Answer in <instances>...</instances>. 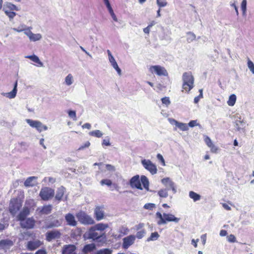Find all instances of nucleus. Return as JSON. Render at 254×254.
I'll use <instances>...</instances> for the list:
<instances>
[{
    "label": "nucleus",
    "instance_id": "f257e3e1",
    "mask_svg": "<svg viewBox=\"0 0 254 254\" xmlns=\"http://www.w3.org/2000/svg\"><path fill=\"white\" fill-rule=\"evenodd\" d=\"M142 184L144 188L147 190H149V183L148 178L145 176H141L140 180L139 175L133 176L130 180L129 184L132 188H136L142 190L141 184Z\"/></svg>",
    "mask_w": 254,
    "mask_h": 254
},
{
    "label": "nucleus",
    "instance_id": "f03ea898",
    "mask_svg": "<svg viewBox=\"0 0 254 254\" xmlns=\"http://www.w3.org/2000/svg\"><path fill=\"white\" fill-rule=\"evenodd\" d=\"M183 89L187 92L190 91L194 87V78L191 72H185L182 75Z\"/></svg>",
    "mask_w": 254,
    "mask_h": 254
},
{
    "label": "nucleus",
    "instance_id": "7ed1b4c3",
    "mask_svg": "<svg viewBox=\"0 0 254 254\" xmlns=\"http://www.w3.org/2000/svg\"><path fill=\"white\" fill-rule=\"evenodd\" d=\"M76 217L79 222L84 225H92L95 223L92 217L83 211H80L77 213Z\"/></svg>",
    "mask_w": 254,
    "mask_h": 254
},
{
    "label": "nucleus",
    "instance_id": "20e7f679",
    "mask_svg": "<svg viewBox=\"0 0 254 254\" xmlns=\"http://www.w3.org/2000/svg\"><path fill=\"white\" fill-rule=\"evenodd\" d=\"M54 194V190L49 187L42 188L39 193V195L41 197L42 199L45 201L48 200L53 197Z\"/></svg>",
    "mask_w": 254,
    "mask_h": 254
},
{
    "label": "nucleus",
    "instance_id": "39448f33",
    "mask_svg": "<svg viewBox=\"0 0 254 254\" xmlns=\"http://www.w3.org/2000/svg\"><path fill=\"white\" fill-rule=\"evenodd\" d=\"M25 121L31 127L35 128L39 132L43 130H47L48 129V127L39 121L27 119Z\"/></svg>",
    "mask_w": 254,
    "mask_h": 254
},
{
    "label": "nucleus",
    "instance_id": "423d86ee",
    "mask_svg": "<svg viewBox=\"0 0 254 254\" xmlns=\"http://www.w3.org/2000/svg\"><path fill=\"white\" fill-rule=\"evenodd\" d=\"M22 206V203L17 198H12L10 200L9 211L10 213L14 215Z\"/></svg>",
    "mask_w": 254,
    "mask_h": 254
},
{
    "label": "nucleus",
    "instance_id": "0eeeda50",
    "mask_svg": "<svg viewBox=\"0 0 254 254\" xmlns=\"http://www.w3.org/2000/svg\"><path fill=\"white\" fill-rule=\"evenodd\" d=\"M141 164L146 170L150 172L151 175H155L157 173V167L151 160L149 159L142 160Z\"/></svg>",
    "mask_w": 254,
    "mask_h": 254
},
{
    "label": "nucleus",
    "instance_id": "6e6552de",
    "mask_svg": "<svg viewBox=\"0 0 254 254\" xmlns=\"http://www.w3.org/2000/svg\"><path fill=\"white\" fill-rule=\"evenodd\" d=\"M149 70L151 73H155L159 76H167L168 72L164 67L160 65H152L149 68Z\"/></svg>",
    "mask_w": 254,
    "mask_h": 254
},
{
    "label": "nucleus",
    "instance_id": "1a4fd4ad",
    "mask_svg": "<svg viewBox=\"0 0 254 254\" xmlns=\"http://www.w3.org/2000/svg\"><path fill=\"white\" fill-rule=\"evenodd\" d=\"M35 224V221L32 218H27L20 222V226L22 228L27 229H32L34 228Z\"/></svg>",
    "mask_w": 254,
    "mask_h": 254
},
{
    "label": "nucleus",
    "instance_id": "9d476101",
    "mask_svg": "<svg viewBox=\"0 0 254 254\" xmlns=\"http://www.w3.org/2000/svg\"><path fill=\"white\" fill-rule=\"evenodd\" d=\"M107 53L109 57V62L111 63L112 66L117 71L118 74L119 75H121L122 74V70L119 67L118 64L117 63L114 57L112 55L111 52H110V50H107Z\"/></svg>",
    "mask_w": 254,
    "mask_h": 254
},
{
    "label": "nucleus",
    "instance_id": "9b49d317",
    "mask_svg": "<svg viewBox=\"0 0 254 254\" xmlns=\"http://www.w3.org/2000/svg\"><path fill=\"white\" fill-rule=\"evenodd\" d=\"M161 182L166 187V189H169V190L171 189L174 193H176L177 190L175 183L171 180L169 178H166L162 179Z\"/></svg>",
    "mask_w": 254,
    "mask_h": 254
},
{
    "label": "nucleus",
    "instance_id": "f8f14e48",
    "mask_svg": "<svg viewBox=\"0 0 254 254\" xmlns=\"http://www.w3.org/2000/svg\"><path fill=\"white\" fill-rule=\"evenodd\" d=\"M94 214L97 221H100L104 218L105 212L103 207L96 206L94 209Z\"/></svg>",
    "mask_w": 254,
    "mask_h": 254
},
{
    "label": "nucleus",
    "instance_id": "ddd939ff",
    "mask_svg": "<svg viewBox=\"0 0 254 254\" xmlns=\"http://www.w3.org/2000/svg\"><path fill=\"white\" fill-rule=\"evenodd\" d=\"M42 244V242L39 240L30 241L27 242L26 247L28 250L33 251L40 247Z\"/></svg>",
    "mask_w": 254,
    "mask_h": 254
},
{
    "label": "nucleus",
    "instance_id": "4468645a",
    "mask_svg": "<svg viewBox=\"0 0 254 254\" xmlns=\"http://www.w3.org/2000/svg\"><path fill=\"white\" fill-rule=\"evenodd\" d=\"M32 29H30L28 32L26 33L29 40L31 42H36L40 41L42 38V36L40 33L34 34L31 31Z\"/></svg>",
    "mask_w": 254,
    "mask_h": 254
},
{
    "label": "nucleus",
    "instance_id": "2eb2a0df",
    "mask_svg": "<svg viewBox=\"0 0 254 254\" xmlns=\"http://www.w3.org/2000/svg\"><path fill=\"white\" fill-rule=\"evenodd\" d=\"M135 237L133 235H129L123 239V247L124 249H127L129 246L134 243Z\"/></svg>",
    "mask_w": 254,
    "mask_h": 254
},
{
    "label": "nucleus",
    "instance_id": "dca6fc26",
    "mask_svg": "<svg viewBox=\"0 0 254 254\" xmlns=\"http://www.w3.org/2000/svg\"><path fill=\"white\" fill-rule=\"evenodd\" d=\"M61 236V233L58 230L51 231L46 234V240L50 242L53 239L59 238Z\"/></svg>",
    "mask_w": 254,
    "mask_h": 254
},
{
    "label": "nucleus",
    "instance_id": "f3484780",
    "mask_svg": "<svg viewBox=\"0 0 254 254\" xmlns=\"http://www.w3.org/2000/svg\"><path fill=\"white\" fill-rule=\"evenodd\" d=\"M14 245L13 242L9 239H4L0 241V249L9 250Z\"/></svg>",
    "mask_w": 254,
    "mask_h": 254
},
{
    "label": "nucleus",
    "instance_id": "a211bd4d",
    "mask_svg": "<svg viewBox=\"0 0 254 254\" xmlns=\"http://www.w3.org/2000/svg\"><path fill=\"white\" fill-rule=\"evenodd\" d=\"M17 81H16L14 84V87L12 90L7 93H1V95L4 97H6L9 99L14 98L17 94Z\"/></svg>",
    "mask_w": 254,
    "mask_h": 254
},
{
    "label": "nucleus",
    "instance_id": "6ab92c4d",
    "mask_svg": "<svg viewBox=\"0 0 254 254\" xmlns=\"http://www.w3.org/2000/svg\"><path fill=\"white\" fill-rule=\"evenodd\" d=\"M53 208V206L51 204L43 206L42 207H38L37 209V211L41 214L47 215L50 214Z\"/></svg>",
    "mask_w": 254,
    "mask_h": 254
},
{
    "label": "nucleus",
    "instance_id": "aec40b11",
    "mask_svg": "<svg viewBox=\"0 0 254 254\" xmlns=\"http://www.w3.org/2000/svg\"><path fill=\"white\" fill-rule=\"evenodd\" d=\"M30 29H32V27L27 26L24 24H21L17 28H12L11 29L14 31L18 33L22 32H24V34L26 35V33L28 32Z\"/></svg>",
    "mask_w": 254,
    "mask_h": 254
},
{
    "label": "nucleus",
    "instance_id": "412c9836",
    "mask_svg": "<svg viewBox=\"0 0 254 254\" xmlns=\"http://www.w3.org/2000/svg\"><path fill=\"white\" fill-rule=\"evenodd\" d=\"M65 219L68 225L75 226L77 225V222L75 220L74 216L71 213L66 214Z\"/></svg>",
    "mask_w": 254,
    "mask_h": 254
},
{
    "label": "nucleus",
    "instance_id": "4be33fe9",
    "mask_svg": "<svg viewBox=\"0 0 254 254\" xmlns=\"http://www.w3.org/2000/svg\"><path fill=\"white\" fill-rule=\"evenodd\" d=\"M163 217H164L165 224H166L167 222H174L175 223H178L180 220V218L176 217L174 215L170 213H164Z\"/></svg>",
    "mask_w": 254,
    "mask_h": 254
},
{
    "label": "nucleus",
    "instance_id": "5701e85b",
    "mask_svg": "<svg viewBox=\"0 0 254 254\" xmlns=\"http://www.w3.org/2000/svg\"><path fill=\"white\" fill-rule=\"evenodd\" d=\"M96 230L94 229L93 227L90 229L88 235L89 239L93 240H96L102 237L101 234H99L96 231Z\"/></svg>",
    "mask_w": 254,
    "mask_h": 254
},
{
    "label": "nucleus",
    "instance_id": "b1692460",
    "mask_svg": "<svg viewBox=\"0 0 254 254\" xmlns=\"http://www.w3.org/2000/svg\"><path fill=\"white\" fill-rule=\"evenodd\" d=\"M30 211L28 207H24L22 210L20 212L19 215L17 216V218L18 221L21 222L25 219L26 217L29 214Z\"/></svg>",
    "mask_w": 254,
    "mask_h": 254
},
{
    "label": "nucleus",
    "instance_id": "393cba45",
    "mask_svg": "<svg viewBox=\"0 0 254 254\" xmlns=\"http://www.w3.org/2000/svg\"><path fill=\"white\" fill-rule=\"evenodd\" d=\"M37 177L32 176L28 177L24 182V186L26 187H33L36 184Z\"/></svg>",
    "mask_w": 254,
    "mask_h": 254
},
{
    "label": "nucleus",
    "instance_id": "a878e982",
    "mask_svg": "<svg viewBox=\"0 0 254 254\" xmlns=\"http://www.w3.org/2000/svg\"><path fill=\"white\" fill-rule=\"evenodd\" d=\"M76 247L74 245H67L65 246L64 250H63V254H75V250Z\"/></svg>",
    "mask_w": 254,
    "mask_h": 254
},
{
    "label": "nucleus",
    "instance_id": "bb28decb",
    "mask_svg": "<svg viewBox=\"0 0 254 254\" xmlns=\"http://www.w3.org/2000/svg\"><path fill=\"white\" fill-rule=\"evenodd\" d=\"M65 191V189L64 187L61 186L57 190L55 198L59 201L61 200Z\"/></svg>",
    "mask_w": 254,
    "mask_h": 254
},
{
    "label": "nucleus",
    "instance_id": "cd10ccee",
    "mask_svg": "<svg viewBox=\"0 0 254 254\" xmlns=\"http://www.w3.org/2000/svg\"><path fill=\"white\" fill-rule=\"evenodd\" d=\"M96 249V246L94 244H89L84 246L82 252L84 254H88L91 252H92Z\"/></svg>",
    "mask_w": 254,
    "mask_h": 254
},
{
    "label": "nucleus",
    "instance_id": "c85d7f7f",
    "mask_svg": "<svg viewBox=\"0 0 254 254\" xmlns=\"http://www.w3.org/2000/svg\"><path fill=\"white\" fill-rule=\"evenodd\" d=\"M189 196L194 202L199 201L201 199V195L193 191H190L189 193Z\"/></svg>",
    "mask_w": 254,
    "mask_h": 254
},
{
    "label": "nucleus",
    "instance_id": "c756f323",
    "mask_svg": "<svg viewBox=\"0 0 254 254\" xmlns=\"http://www.w3.org/2000/svg\"><path fill=\"white\" fill-rule=\"evenodd\" d=\"M25 58L30 59L33 62L38 64L40 66H43V64L39 60L38 56L35 55L31 56H26L25 57Z\"/></svg>",
    "mask_w": 254,
    "mask_h": 254
},
{
    "label": "nucleus",
    "instance_id": "7c9ffc66",
    "mask_svg": "<svg viewBox=\"0 0 254 254\" xmlns=\"http://www.w3.org/2000/svg\"><path fill=\"white\" fill-rule=\"evenodd\" d=\"M3 8H6V9H8L10 11L19 10L18 7L12 3L9 2H5Z\"/></svg>",
    "mask_w": 254,
    "mask_h": 254
},
{
    "label": "nucleus",
    "instance_id": "2f4dec72",
    "mask_svg": "<svg viewBox=\"0 0 254 254\" xmlns=\"http://www.w3.org/2000/svg\"><path fill=\"white\" fill-rule=\"evenodd\" d=\"M2 10L5 15L9 18V21H11L16 15L15 12L6 9V8H3Z\"/></svg>",
    "mask_w": 254,
    "mask_h": 254
},
{
    "label": "nucleus",
    "instance_id": "473e14b6",
    "mask_svg": "<svg viewBox=\"0 0 254 254\" xmlns=\"http://www.w3.org/2000/svg\"><path fill=\"white\" fill-rule=\"evenodd\" d=\"M244 125L245 123L240 119L236 120L235 127L238 131L243 129L245 127Z\"/></svg>",
    "mask_w": 254,
    "mask_h": 254
},
{
    "label": "nucleus",
    "instance_id": "72a5a7b5",
    "mask_svg": "<svg viewBox=\"0 0 254 254\" xmlns=\"http://www.w3.org/2000/svg\"><path fill=\"white\" fill-rule=\"evenodd\" d=\"M61 224L62 223L60 221L58 220H56L47 224V225L46 226V228L49 229L53 227H58L60 226Z\"/></svg>",
    "mask_w": 254,
    "mask_h": 254
},
{
    "label": "nucleus",
    "instance_id": "f704fd0d",
    "mask_svg": "<svg viewBox=\"0 0 254 254\" xmlns=\"http://www.w3.org/2000/svg\"><path fill=\"white\" fill-rule=\"evenodd\" d=\"M108 227L107 224L98 223L94 225L93 228L96 230L103 231Z\"/></svg>",
    "mask_w": 254,
    "mask_h": 254
},
{
    "label": "nucleus",
    "instance_id": "c9c22d12",
    "mask_svg": "<svg viewBox=\"0 0 254 254\" xmlns=\"http://www.w3.org/2000/svg\"><path fill=\"white\" fill-rule=\"evenodd\" d=\"M236 96L235 94L231 95L229 97L228 101H227V104L230 106H233L236 101Z\"/></svg>",
    "mask_w": 254,
    "mask_h": 254
},
{
    "label": "nucleus",
    "instance_id": "e433bc0d",
    "mask_svg": "<svg viewBox=\"0 0 254 254\" xmlns=\"http://www.w3.org/2000/svg\"><path fill=\"white\" fill-rule=\"evenodd\" d=\"M112 249L106 248L98 250L95 253V254H112Z\"/></svg>",
    "mask_w": 254,
    "mask_h": 254
},
{
    "label": "nucleus",
    "instance_id": "4c0bfd02",
    "mask_svg": "<svg viewBox=\"0 0 254 254\" xmlns=\"http://www.w3.org/2000/svg\"><path fill=\"white\" fill-rule=\"evenodd\" d=\"M73 82V77L71 74H68L65 78V83L67 86L71 85Z\"/></svg>",
    "mask_w": 254,
    "mask_h": 254
},
{
    "label": "nucleus",
    "instance_id": "58836bf2",
    "mask_svg": "<svg viewBox=\"0 0 254 254\" xmlns=\"http://www.w3.org/2000/svg\"><path fill=\"white\" fill-rule=\"evenodd\" d=\"M89 134L90 136L99 138L102 137L103 133L99 130H95L89 132Z\"/></svg>",
    "mask_w": 254,
    "mask_h": 254
},
{
    "label": "nucleus",
    "instance_id": "ea45409f",
    "mask_svg": "<svg viewBox=\"0 0 254 254\" xmlns=\"http://www.w3.org/2000/svg\"><path fill=\"white\" fill-rule=\"evenodd\" d=\"M169 189H161L158 191V194L161 197L166 198L168 196Z\"/></svg>",
    "mask_w": 254,
    "mask_h": 254
},
{
    "label": "nucleus",
    "instance_id": "a19ab883",
    "mask_svg": "<svg viewBox=\"0 0 254 254\" xmlns=\"http://www.w3.org/2000/svg\"><path fill=\"white\" fill-rule=\"evenodd\" d=\"M182 131H187L189 130V127L187 124L179 122L177 127Z\"/></svg>",
    "mask_w": 254,
    "mask_h": 254
},
{
    "label": "nucleus",
    "instance_id": "79ce46f5",
    "mask_svg": "<svg viewBox=\"0 0 254 254\" xmlns=\"http://www.w3.org/2000/svg\"><path fill=\"white\" fill-rule=\"evenodd\" d=\"M156 215L157 218H159L160 219V220L157 222L158 225L165 224V221H164L163 214H162L160 212H157L156 213Z\"/></svg>",
    "mask_w": 254,
    "mask_h": 254
},
{
    "label": "nucleus",
    "instance_id": "37998d69",
    "mask_svg": "<svg viewBox=\"0 0 254 254\" xmlns=\"http://www.w3.org/2000/svg\"><path fill=\"white\" fill-rule=\"evenodd\" d=\"M196 38L195 35L191 32H189L187 33V40L188 42L190 43L192 41H193Z\"/></svg>",
    "mask_w": 254,
    "mask_h": 254
},
{
    "label": "nucleus",
    "instance_id": "c03bdc74",
    "mask_svg": "<svg viewBox=\"0 0 254 254\" xmlns=\"http://www.w3.org/2000/svg\"><path fill=\"white\" fill-rule=\"evenodd\" d=\"M159 235L157 232H154L151 234L150 236L147 239V241H155L158 239Z\"/></svg>",
    "mask_w": 254,
    "mask_h": 254
},
{
    "label": "nucleus",
    "instance_id": "a18cd8bd",
    "mask_svg": "<svg viewBox=\"0 0 254 254\" xmlns=\"http://www.w3.org/2000/svg\"><path fill=\"white\" fill-rule=\"evenodd\" d=\"M129 230L126 227L122 226L119 229V232L120 233V236H123L124 235H127Z\"/></svg>",
    "mask_w": 254,
    "mask_h": 254
},
{
    "label": "nucleus",
    "instance_id": "49530a36",
    "mask_svg": "<svg viewBox=\"0 0 254 254\" xmlns=\"http://www.w3.org/2000/svg\"><path fill=\"white\" fill-rule=\"evenodd\" d=\"M156 3L159 7H165L168 4L166 0H156Z\"/></svg>",
    "mask_w": 254,
    "mask_h": 254
},
{
    "label": "nucleus",
    "instance_id": "de8ad7c7",
    "mask_svg": "<svg viewBox=\"0 0 254 254\" xmlns=\"http://www.w3.org/2000/svg\"><path fill=\"white\" fill-rule=\"evenodd\" d=\"M100 183L102 186L105 185L108 186H110L112 184V181L109 179H103L101 181Z\"/></svg>",
    "mask_w": 254,
    "mask_h": 254
},
{
    "label": "nucleus",
    "instance_id": "09e8293b",
    "mask_svg": "<svg viewBox=\"0 0 254 254\" xmlns=\"http://www.w3.org/2000/svg\"><path fill=\"white\" fill-rule=\"evenodd\" d=\"M241 8L243 11V14H245L247 9V0H243L241 3Z\"/></svg>",
    "mask_w": 254,
    "mask_h": 254
},
{
    "label": "nucleus",
    "instance_id": "8fccbe9b",
    "mask_svg": "<svg viewBox=\"0 0 254 254\" xmlns=\"http://www.w3.org/2000/svg\"><path fill=\"white\" fill-rule=\"evenodd\" d=\"M248 66L249 69L252 71V72L254 74V63L250 60L248 61Z\"/></svg>",
    "mask_w": 254,
    "mask_h": 254
},
{
    "label": "nucleus",
    "instance_id": "3c124183",
    "mask_svg": "<svg viewBox=\"0 0 254 254\" xmlns=\"http://www.w3.org/2000/svg\"><path fill=\"white\" fill-rule=\"evenodd\" d=\"M227 240L230 243H235L237 242L235 236L233 234H230L227 237Z\"/></svg>",
    "mask_w": 254,
    "mask_h": 254
},
{
    "label": "nucleus",
    "instance_id": "603ef678",
    "mask_svg": "<svg viewBox=\"0 0 254 254\" xmlns=\"http://www.w3.org/2000/svg\"><path fill=\"white\" fill-rule=\"evenodd\" d=\"M204 141L206 145L208 146V147H209L210 146L213 144L210 137H209L207 136H205Z\"/></svg>",
    "mask_w": 254,
    "mask_h": 254
},
{
    "label": "nucleus",
    "instance_id": "864d4df0",
    "mask_svg": "<svg viewBox=\"0 0 254 254\" xmlns=\"http://www.w3.org/2000/svg\"><path fill=\"white\" fill-rule=\"evenodd\" d=\"M68 116L72 118L73 120L76 121V112L74 111H69L68 112Z\"/></svg>",
    "mask_w": 254,
    "mask_h": 254
},
{
    "label": "nucleus",
    "instance_id": "5fc2aeb1",
    "mask_svg": "<svg viewBox=\"0 0 254 254\" xmlns=\"http://www.w3.org/2000/svg\"><path fill=\"white\" fill-rule=\"evenodd\" d=\"M90 145V143L89 141H86L83 145H81L77 150H83L85 148H88Z\"/></svg>",
    "mask_w": 254,
    "mask_h": 254
},
{
    "label": "nucleus",
    "instance_id": "6e6d98bb",
    "mask_svg": "<svg viewBox=\"0 0 254 254\" xmlns=\"http://www.w3.org/2000/svg\"><path fill=\"white\" fill-rule=\"evenodd\" d=\"M155 207L154 203H146L144 205V208L146 209L152 210Z\"/></svg>",
    "mask_w": 254,
    "mask_h": 254
},
{
    "label": "nucleus",
    "instance_id": "4d7b16f0",
    "mask_svg": "<svg viewBox=\"0 0 254 254\" xmlns=\"http://www.w3.org/2000/svg\"><path fill=\"white\" fill-rule=\"evenodd\" d=\"M145 232L144 230H141L137 232L136 236L138 239H141L144 235Z\"/></svg>",
    "mask_w": 254,
    "mask_h": 254
},
{
    "label": "nucleus",
    "instance_id": "13d9d810",
    "mask_svg": "<svg viewBox=\"0 0 254 254\" xmlns=\"http://www.w3.org/2000/svg\"><path fill=\"white\" fill-rule=\"evenodd\" d=\"M102 145H106V146H110L111 145L110 142V138L108 137H107L106 138L104 139L103 140Z\"/></svg>",
    "mask_w": 254,
    "mask_h": 254
},
{
    "label": "nucleus",
    "instance_id": "bf43d9fd",
    "mask_svg": "<svg viewBox=\"0 0 254 254\" xmlns=\"http://www.w3.org/2000/svg\"><path fill=\"white\" fill-rule=\"evenodd\" d=\"M161 100L162 103L165 104L167 106L169 105L171 103L169 97H164L162 98Z\"/></svg>",
    "mask_w": 254,
    "mask_h": 254
},
{
    "label": "nucleus",
    "instance_id": "052dcab7",
    "mask_svg": "<svg viewBox=\"0 0 254 254\" xmlns=\"http://www.w3.org/2000/svg\"><path fill=\"white\" fill-rule=\"evenodd\" d=\"M198 125V124L197 123L196 120H192L189 122L188 126L191 127H194L195 126H197Z\"/></svg>",
    "mask_w": 254,
    "mask_h": 254
},
{
    "label": "nucleus",
    "instance_id": "680f3d73",
    "mask_svg": "<svg viewBox=\"0 0 254 254\" xmlns=\"http://www.w3.org/2000/svg\"><path fill=\"white\" fill-rule=\"evenodd\" d=\"M210 148L212 153H216L218 151V147H216L214 144L209 147Z\"/></svg>",
    "mask_w": 254,
    "mask_h": 254
},
{
    "label": "nucleus",
    "instance_id": "e2e57ef3",
    "mask_svg": "<svg viewBox=\"0 0 254 254\" xmlns=\"http://www.w3.org/2000/svg\"><path fill=\"white\" fill-rule=\"evenodd\" d=\"M157 158L162 163L163 166H165V160L163 158V156L160 154H158L157 155Z\"/></svg>",
    "mask_w": 254,
    "mask_h": 254
},
{
    "label": "nucleus",
    "instance_id": "0e129e2a",
    "mask_svg": "<svg viewBox=\"0 0 254 254\" xmlns=\"http://www.w3.org/2000/svg\"><path fill=\"white\" fill-rule=\"evenodd\" d=\"M106 167L107 170L108 171H112V172H114L115 171V167L112 165L107 164L106 165Z\"/></svg>",
    "mask_w": 254,
    "mask_h": 254
},
{
    "label": "nucleus",
    "instance_id": "69168bd1",
    "mask_svg": "<svg viewBox=\"0 0 254 254\" xmlns=\"http://www.w3.org/2000/svg\"><path fill=\"white\" fill-rule=\"evenodd\" d=\"M109 12L110 14V15H111L112 18H113V19L115 21L117 22L118 21V18H117L116 15H115V13L114 12L113 9L111 11H109Z\"/></svg>",
    "mask_w": 254,
    "mask_h": 254
},
{
    "label": "nucleus",
    "instance_id": "338daca9",
    "mask_svg": "<svg viewBox=\"0 0 254 254\" xmlns=\"http://www.w3.org/2000/svg\"><path fill=\"white\" fill-rule=\"evenodd\" d=\"M169 121L171 125H175L176 127L179 123L178 121L173 119H169Z\"/></svg>",
    "mask_w": 254,
    "mask_h": 254
},
{
    "label": "nucleus",
    "instance_id": "774afa93",
    "mask_svg": "<svg viewBox=\"0 0 254 254\" xmlns=\"http://www.w3.org/2000/svg\"><path fill=\"white\" fill-rule=\"evenodd\" d=\"M47 253L45 249H42L37 251L35 254H47Z\"/></svg>",
    "mask_w": 254,
    "mask_h": 254
}]
</instances>
